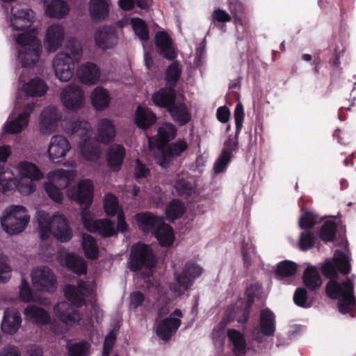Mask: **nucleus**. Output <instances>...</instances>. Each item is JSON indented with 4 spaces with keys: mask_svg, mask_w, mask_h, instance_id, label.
Returning <instances> with one entry per match:
<instances>
[{
    "mask_svg": "<svg viewBox=\"0 0 356 356\" xmlns=\"http://www.w3.org/2000/svg\"><path fill=\"white\" fill-rule=\"evenodd\" d=\"M94 186L90 179L81 180L77 186L70 188L68 195L82 207L81 219L85 227L91 232H98L104 237L114 236L117 232L114 222L108 219L89 220L86 217V210L91 206L93 200Z\"/></svg>",
    "mask_w": 356,
    "mask_h": 356,
    "instance_id": "nucleus-1",
    "label": "nucleus"
},
{
    "mask_svg": "<svg viewBox=\"0 0 356 356\" xmlns=\"http://www.w3.org/2000/svg\"><path fill=\"white\" fill-rule=\"evenodd\" d=\"M322 273L330 279L325 287L327 296L333 300H339L338 308L341 314L349 313L356 303L353 282L348 278L341 284L337 282L338 270L332 261H327L322 266Z\"/></svg>",
    "mask_w": 356,
    "mask_h": 356,
    "instance_id": "nucleus-2",
    "label": "nucleus"
},
{
    "mask_svg": "<svg viewBox=\"0 0 356 356\" xmlns=\"http://www.w3.org/2000/svg\"><path fill=\"white\" fill-rule=\"evenodd\" d=\"M82 53V47L78 40L70 38L67 41L65 51L58 54L53 60L55 74L60 81L67 82L71 79L74 72V63L81 60Z\"/></svg>",
    "mask_w": 356,
    "mask_h": 356,
    "instance_id": "nucleus-3",
    "label": "nucleus"
},
{
    "mask_svg": "<svg viewBox=\"0 0 356 356\" xmlns=\"http://www.w3.org/2000/svg\"><path fill=\"white\" fill-rule=\"evenodd\" d=\"M38 222L40 237L47 240L52 234L61 243H67L73 236L72 230L67 218L61 214H54L50 218L44 211L38 213Z\"/></svg>",
    "mask_w": 356,
    "mask_h": 356,
    "instance_id": "nucleus-4",
    "label": "nucleus"
},
{
    "mask_svg": "<svg viewBox=\"0 0 356 356\" xmlns=\"http://www.w3.org/2000/svg\"><path fill=\"white\" fill-rule=\"evenodd\" d=\"M29 220L27 209L20 205H12L6 208L0 219L3 229L10 235L22 232Z\"/></svg>",
    "mask_w": 356,
    "mask_h": 356,
    "instance_id": "nucleus-5",
    "label": "nucleus"
},
{
    "mask_svg": "<svg viewBox=\"0 0 356 356\" xmlns=\"http://www.w3.org/2000/svg\"><path fill=\"white\" fill-rule=\"evenodd\" d=\"M76 172L73 170H59L54 172L51 180L44 184V188L49 197L56 203L63 200L62 190L69 187L74 181Z\"/></svg>",
    "mask_w": 356,
    "mask_h": 356,
    "instance_id": "nucleus-6",
    "label": "nucleus"
},
{
    "mask_svg": "<svg viewBox=\"0 0 356 356\" xmlns=\"http://www.w3.org/2000/svg\"><path fill=\"white\" fill-rule=\"evenodd\" d=\"M154 264V253L149 245L138 243L131 247L129 261V268L131 271L138 272L143 268L151 269Z\"/></svg>",
    "mask_w": 356,
    "mask_h": 356,
    "instance_id": "nucleus-7",
    "label": "nucleus"
},
{
    "mask_svg": "<svg viewBox=\"0 0 356 356\" xmlns=\"http://www.w3.org/2000/svg\"><path fill=\"white\" fill-rule=\"evenodd\" d=\"M182 316V312L179 309H175L170 316L158 322L156 328V335L164 341H170L180 327Z\"/></svg>",
    "mask_w": 356,
    "mask_h": 356,
    "instance_id": "nucleus-8",
    "label": "nucleus"
},
{
    "mask_svg": "<svg viewBox=\"0 0 356 356\" xmlns=\"http://www.w3.org/2000/svg\"><path fill=\"white\" fill-rule=\"evenodd\" d=\"M10 26L14 30L23 31L32 24L33 11L24 3H17L11 8Z\"/></svg>",
    "mask_w": 356,
    "mask_h": 356,
    "instance_id": "nucleus-9",
    "label": "nucleus"
},
{
    "mask_svg": "<svg viewBox=\"0 0 356 356\" xmlns=\"http://www.w3.org/2000/svg\"><path fill=\"white\" fill-rule=\"evenodd\" d=\"M31 280L33 286L38 290L54 291L56 289V279L47 267H40L31 273Z\"/></svg>",
    "mask_w": 356,
    "mask_h": 356,
    "instance_id": "nucleus-10",
    "label": "nucleus"
},
{
    "mask_svg": "<svg viewBox=\"0 0 356 356\" xmlns=\"http://www.w3.org/2000/svg\"><path fill=\"white\" fill-rule=\"evenodd\" d=\"M188 149V144L184 140L179 139L168 143L161 149V155L157 157V163L163 168L168 167L176 157L181 156Z\"/></svg>",
    "mask_w": 356,
    "mask_h": 356,
    "instance_id": "nucleus-11",
    "label": "nucleus"
},
{
    "mask_svg": "<svg viewBox=\"0 0 356 356\" xmlns=\"http://www.w3.org/2000/svg\"><path fill=\"white\" fill-rule=\"evenodd\" d=\"M60 99L66 108L75 111L83 105L84 94L79 86L70 84L63 90Z\"/></svg>",
    "mask_w": 356,
    "mask_h": 356,
    "instance_id": "nucleus-12",
    "label": "nucleus"
},
{
    "mask_svg": "<svg viewBox=\"0 0 356 356\" xmlns=\"http://www.w3.org/2000/svg\"><path fill=\"white\" fill-rule=\"evenodd\" d=\"M244 116L245 114L243 106L241 103H238L236 105L234 112V117L236 124V131L234 137L232 138V136H229L227 140L225 141L224 147L222 149V152H225L232 157V152H236L238 149V136L243 127Z\"/></svg>",
    "mask_w": 356,
    "mask_h": 356,
    "instance_id": "nucleus-13",
    "label": "nucleus"
},
{
    "mask_svg": "<svg viewBox=\"0 0 356 356\" xmlns=\"http://www.w3.org/2000/svg\"><path fill=\"white\" fill-rule=\"evenodd\" d=\"M203 269L193 261H188L181 273H175V280L184 291H187L193 285L194 280L200 277Z\"/></svg>",
    "mask_w": 356,
    "mask_h": 356,
    "instance_id": "nucleus-14",
    "label": "nucleus"
},
{
    "mask_svg": "<svg viewBox=\"0 0 356 356\" xmlns=\"http://www.w3.org/2000/svg\"><path fill=\"white\" fill-rule=\"evenodd\" d=\"M54 312L55 316L66 325H74L81 320L78 309L65 301L55 305Z\"/></svg>",
    "mask_w": 356,
    "mask_h": 356,
    "instance_id": "nucleus-15",
    "label": "nucleus"
},
{
    "mask_svg": "<svg viewBox=\"0 0 356 356\" xmlns=\"http://www.w3.org/2000/svg\"><path fill=\"white\" fill-rule=\"evenodd\" d=\"M251 309L252 307H248L243 302L236 303L227 309L222 321L225 324L235 321L238 323L245 324L249 321Z\"/></svg>",
    "mask_w": 356,
    "mask_h": 356,
    "instance_id": "nucleus-16",
    "label": "nucleus"
},
{
    "mask_svg": "<svg viewBox=\"0 0 356 356\" xmlns=\"http://www.w3.org/2000/svg\"><path fill=\"white\" fill-rule=\"evenodd\" d=\"M71 145L66 138L61 135L51 137L48 148L49 159L54 163H58L66 156Z\"/></svg>",
    "mask_w": 356,
    "mask_h": 356,
    "instance_id": "nucleus-17",
    "label": "nucleus"
},
{
    "mask_svg": "<svg viewBox=\"0 0 356 356\" xmlns=\"http://www.w3.org/2000/svg\"><path fill=\"white\" fill-rule=\"evenodd\" d=\"M177 93L175 88L165 86L155 91L151 100L156 106L168 111L176 102Z\"/></svg>",
    "mask_w": 356,
    "mask_h": 356,
    "instance_id": "nucleus-18",
    "label": "nucleus"
},
{
    "mask_svg": "<svg viewBox=\"0 0 356 356\" xmlns=\"http://www.w3.org/2000/svg\"><path fill=\"white\" fill-rule=\"evenodd\" d=\"M61 114L55 106H48L43 109L40 116V129L44 134L54 131L58 126Z\"/></svg>",
    "mask_w": 356,
    "mask_h": 356,
    "instance_id": "nucleus-19",
    "label": "nucleus"
},
{
    "mask_svg": "<svg viewBox=\"0 0 356 356\" xmlns=\"http://www.w3.org/2000/svg\"><path fill=\"white\" fill-rule=\"evenodd\" d=\"M94 38L96 46L103 50L112 49L118 44L116 32L111 27L97 29Z\"/></svg>",
    "mask_w": 356,
    "mask_h": 356,
    "instance_id": "nucleus-20",
    "label": "nucleus"
},
{
    "mask_svg": "<svg viewBox=\"0 0 356 356\" xmlns=\"http://www.w3.org/2000/svg\"><path fill=\"white\" fill-rule=\"evenodd\" d=\"M22 323L20 313L13 307L6 308L3 313L1 330L6 334H15L19 328Z\"/></svg>",
    "mask_w": 356,
    "mask_h": 356,
    "instance_id": "nucleus-21",
    "label": "nucleus"
},
{
    "mask_svg": "<svg viewBox=\"0 0 356 356\" xmlns=\"http://www.w3.org/2000/svg\"><path fill=\"white\" fill-rule=\"evenodd\" d=\"M126 156V149L122 145L114 144L111 146L106 154L108 165L114 172L121 169Z\"/></svg>",
    "mask_w": 356,
    "mask_h": 356,
    "instance_id": "nucleus-22",
    "label": "nucleus"
},
{
    "mask_svg": "<svg viewBox=\"0 0 356 356\" xmlns=\"http://www.w3.org/2000/svg\"><path fill=\"white\" fill-rule=\"evenodd\" d=\"M155 45L159 54L165 58L172 60L176 57V54L172 47V40L165 31H159L154 38Z\"/></svg>",
    "mask_w": 356,
    "mask_h": 356,
    "instance_id": "nucleus-23",
    "label": "nucleus"
},
{
    "mask_svg": "<svg viewBox=\"0 0 356 356\" xmlns=\"http://www.w3.org/2000/svg\"><path fill=\"white\" fill-rule=\"evenodd\" d=\"M65 32L60 24H53L47 30L45 43L49 51H55L61 45L64 40Z\"/></svg>",
    "mask_w": 356,
    "mask_h": 356,
    "instance_id": "nucleus-24",
    "label": "nucleus"
},
{
    "mask_svg": "<svg viewBox=\"0 0 356 356\" xmlns=\"http://www.w3.org/2000/svg\"><path fill=\"white\" fill-rule=\"evenodd\" d=\"M34 107L33 104H27L17 118L6 125L7 132L18 134L22 131L29 124L30 115L33 112Z\"/></svg>",
    "mask_w": 356,
    "mask_h": 356,
    "instance_id": "nucleus-25",
    "label": "nucleus"
},
{
    "mask_svg": "<svg viewBox=\"0 0 356 356\" xmlns=\"http://www.w3.org/2000/svg\"><path fill=\"white\" fill-rule=\"evenodd\" d=\"M77 74L82 83L93 85L99 79L100 70L96 64L88 62L78 70Z\"/></svg>",
    "mask_w": 356,
    "mask_h": 356,
    "instance_id": "nucleus-26",
    "label": "nucleus"
},
{
    "mask_svg": "<svg viewBox=\"0 0 356 356\" xmlns=\"http://www.w3.org/2000/svg\"><path fill=\"white\" fill-rule=\"evenodd\" d=\"M153 235L162 247L169 248L172 245L175 241V233L172 227L170 225L163 222V220L154 229Z\"/></svg>",
    "mask_w": 356,
    "mask_h": 356,
    "instance_id": "nucleus-27",
    "label": "nucleus"
},
{
    "mask_svg": "<svg viewBox=\"0 0 356 356\" xmlns=\"http://www.w3.org/2000/svg\"><path fill=\"white\" fill-rule=\"evenodd\" d=\"M79 147L83 157L87 161H97L100 157L102 149L99 140L89 138L81 141Z\"/></svg>",
    "mask_w": 356,
    "mask_h": 356,
    "instance_id": "nucleus-28",
    "label": "nucleus"
},
{
    "mask_svg": "<svg viewBox=\"0 0 356 356\" xmlns=\"http://www.w3.org/2000/svg\"><path fill=\"white\" fill-rule=\"evenodd\" d=\"M259 329L266 337L273 336L275 332L276 321L273 312L266 308L261 311L259 316Z\"/></svg>",
    "mask_w": 356,
    "mask_h": 356,
    "instance_id": "nucleus-29",
    "label": "nucleus"
},
{
    "mask_svg": "<svg viewBox=\"0 0 356 356\" xmlns=\"http://www.w3.org/2000/svg\"><path fill=\"white\" fill-rule=\"evenodd\" d=\"M227 336L232 343V352L235 356H245L247 350V343L245 335L239 330L230 328L227 330Z\"/></svg>",
    "mask_w": 356,
    "mask_h": 356,
    "instance_id": "nucleus-30",
    "label": "nucleus"
},
{
    "mask_svg": "<svg viewBox=\"0 0 356 356\" xmlns=\"http://www.w3.org/2000/svg\"><path fill=\"white\" fill-rule=\"evenodd\" d=\"M162 220L161 217L149 211L140 212L136 215V221L139 229L145 233L154 230Z\"/></svg>",
    "mask_w": 356,
    "mask_h": 356,
    "instance_id": "nucleus-31",
    "label": "nucleus"
},
{
    "mask_svg": "<svg viewBox=\"0 0 356 356\" xmlns=\"http://www.w3.org/2000/svg\"><path fill=\"white\" fill-rule=\"evenodd\" d=\"M156 121V116L151 110L144 108L141 106L136 108L134 122L138 128L146 130L152 127Z\"/></svg>",
    "mask_w": 356,
    "mask_h": 356,
    "instance_id": "nucleus-32",
    "label": "nucleus"
},
{
    "mask_svg": "<svg viewBox=\"0 0 356 356\" xmlns=\"http://www.w3.org/2000/svg\"><path fill=\"white\" fill-rule=\"evenodd\" d=\"M98 140L104 144H109L115 137V127L113 121L107 118L100 120L97 126Z\"/></svg>",
    "mask_w": 356,
    "mask_h": 356,
    "instance_id": "nucleus-33",
    "label": "nucleus"
},
{
    "mask_svg": "<svg viewBox=\"0 0 356 356\" xmlns=\"http://www.w3.org/2000/svg\"><path fill=\"white\" fill-rule=\"evenodd\" d=\"M26 318L33 319L38 325H47L51 322L49 313L44 309L34 305H29L24 312Z\"/></svg>",
    "mask_w": 356,
    "mask_h": 356,
    "instance_id": "nucleus-34",
    "label": "nucleus"
},
{
    "mask_svg": "<svg viewBox=\"0 0 356 356\" xmlns=\"http://www.w3.org/2000/svg\"><path fill=\"white\" fill-rule=\"evenodd\" d=\"M67 133L71 135L78 136L81 141L89 140L91 137V126L90 123L85 120H76L70 122L67 125Z\"/></svg>",
    "mask_w": 356,
    "mask_h": 356,
    "instance_id": "nucleus-35",
    "label": "nucleus"
},
{
    "mask_svg": "<svg viewBox=\"0 0 356 356\" xmlns=\"http://www.w3.org/2000/svg\"><path fill=\"white\" fill-rule=\"evenodd\" d=\"M167 111L179 126H184L191 120V115L183 102H175Z\"/></svg>",
    "mask_w": 356,
    "mask_h": 356,
    "instance_id": "nucleus-36",
    "label": "nucleus"
},
{
    "mask_svg": "<svg viewBox=\"0 0 356 356\" xmlns=\"http://www.w3.org/2000/svg\"><path fill=\"white\" fill-rule=\"evenodd\" d=\"M41 51V44L38 48L36 47L20 48L18 58L24 67L33 66L38 61Z\"/></svg>",
    "mask_w": 356,
    "mask_h": 356,
    "instance_id": "nucleus-37",
    "label": "nucleus"
},
{
    "mask_svg": "<svg viewBox=\"0 0 356 356\" xmlns=\"http://www.w3.org/2000/svg\"><path fill=\"white\" fill-rule=\"evenodd\" d=\"M17 169L21 178L31 181L39 180L43 175L39 168L32 162L24 161L18 163Z\"/></svg>",
    "mask_w": 356,
    "mask_h": 356,
    "instance_id": "nucleus-38",
    "label": "nucleus"
},
{
    "mask_svg": "<svg viewBox=\"0 0 356 356\" xmlns=\"http://www.w3.org/2000/svg\"><path fill=\"white\" fill-rule=\"evenodd\" d=\"M177 132L176 127L170 122H166L160 127L156 135L158 148L160 149L168 145L170 140L175 138Z\"/></svg>",
    "mask_w": 356,
    "mask_h": 356,
    "instance_id": "nucleus-39",
    "label": "nucleus"
},
{
    "mask_svg": "<svg viewBox=\"0 0 356 356\" xmlns=\"http://www.w3.org/2000/svg\"><path fill=\"white\" fill-rule=\"evenodd\" d=\"M89 12L92 20L102 21L108 15V4L105 0H90Z\"/></svg>",
    "mask_w": 356,
    "mask_h": 356,
    "instance_id": "nucleus-40",
    "label": "nucleus"
},
{
    "mask_svg": "<svg viewBox=\"0 0 356 356\" xmlns=\"http://www.w3.org/2000/svg\"><path fill=\"white\" fill-rule=\"evenodd\" d=\"M111 97L107 90L103 87H97L91 94L93 107L99 111L106 108L110 103Z\"/></svg>",
    "mask_w": 356,
    "mask_h": 356,
    "instance_id": "nucleus-41",
    "label": "nucleus"
},
{
    "mask_svg": "<svg viewBox=\"0 0 356 356\" xmlns=\"http://www.w3.org/2000/svg\"><path fill=\"white\" fill-rule=\"evenodd\" d=\"M45 12L51 18L62 19L68 13L69 7L63 0H52L47 5Z\"/></svg>",
    "mask_w": 356,
    "mask_h": 356,
    "instance_id": "nucleus-42",
    "label": "nucleus"
},
{
    "mask_svg": "<svg viewBox=\"0 0 356 356\" xmlns=\"http://www.w3.org/2000/svg\"><path fill=\"white\" fill-rule=\"evenodd\" d=\"M302 280L305 286L312 291L318 289L322 283L321 276L314 266H309L305 270Z\"/></svg>",
    "mask_w": 356,
    "mask_h": 356,
    "instance_id": "nucleus-43",
    "label": "nucleus"
},
{
    "mask_svg": "<svg viewBox=\"0 0 356 356\" xmlns=\"http://www.w3.org/2000/svg\"><path fill=\"white\" fill-rule=\"evenodd\" d=\"M65 262L67 268L76 275H83L86 274L87 264L81 257L73 253L67 254Z\"/></svg>",
    "mask_w": 356,
    "mask_h": 356,
    "instance_id": "nucleus-44",
    "label": "nucleus"
},
{
    "mask_svg": "<svg viewBox=\"0 0 356 356\" xmlns=\"http://www.w3.org/2000/svg\"><path fill=\"white\" fill-rule=\"evenodd\" d=\"M24 90L28 96L41 97L46 93L47 86L42 79L35 77L24 86Z\"/></svg>",
    "mask_w": 356,
    "mask_h": 356,
    "instance_id": "nucleus-45",
    "label": "nucleus"
},
{
    "mask_svg": "<svg viewBox=\"0 0 356 356\" xmlns=\"http://www.w3.org/2000/svg\"><path fill=\"white\" fill-rule=\"evenodd\" d=\"M82 248L87 259L95 260L99 257V249L96 240L90 234H83Z\"/></svg>",
    "mask_w": 356,
    "mask_h": 356,
    "instance_id": "nucleus-46",
    "label": "nucleus"
},
{
    "mask_svg": "<svg viewBox=\"0 0 356 356\" xmlns=\"http://www.w3.org/2000/svg\"><path fill=\"white\" fill-rule=\"evenodd\" d=\"M185 212L186 207L184 204L177 199H173L170 201L165 209L166 218L170 222L180 218Z\"/></svg>",
    "mask_w": 356,
    "mask_h": 356,
    "instance_id": "nucleus-47",
    "label": "nucleus"
},
{
    "mask_svg": "<svg viewBox=\"0 0 356 356\" xmlns=\"http://www.w3.org/2000/svg\"><path fill=\"white\" fill-rule=\"evenodd\" d=\"M181 68L178 61H173L166 69L165 80L167 86L175 88L181 77Z\"/></svg>",
    "mask_w": 356,
    "mask_h": 356,
    "instance_id": "nucleus-48",
    "label": "nucleus"
},
{
    "mask_svg": "<svg viewBox=\"0 0 356 356\" xmlns=\"http://www.w3.org/2000/svg\"><path fill=\"white\" fill-rule=\"evenodd\" d=\"M333 262L338 271L342 275H348L351 270L350 260L347 255L340 250H336L333 257Z\"/></svg>",
    "mask_w": 356,
    "mask_h": 356,
    "instance_id": "nucleus-49",
    "label": "nucleus"
},
{
    "mask_svg": "<svg viewBox=\"0 0 356 356\" xmlns=\"http://www.w3.org/2000/svg\"><path fill=\"white\" fill-rule=\"evenodd\" d=\"M337 225L332 220H326L322 225L319 237L324 242H332L336 238Z\"/></svg>",
    "mask_w": 356,
    "mask_h": 356,
    "instance_id": "nucleus-50",
    "label": "nucleus"
},
{
    "mask_svg": "<svg viewBox=\"0 0 356 356\" xmlns=\"http://www.w3.org/2000/svg\"><path fill=\"white\" fill-rule=\"evenodd\" d=\"M65 298L72 302L76 307H81L86 303L83 295L81 291L77 289L74 285L67 284L64 289Z\"/></svg>",
    "mask_w": 356,
    "mask_h": 356,
    "instance_id": "nucleus-51",
    "label": "nucleus"
},
{
    "mask_svg": "<svg viewBox=\"0 0 356 356\" xmlns=\"http://www.w3.org/2000/svg\"><path fill=\"white\" fill-rule=\"evenodd\" d=\"M210 19L214 27L222 29L226 23L232 21V16L226 10L216 8L212 12Z\"/></svg>",
    "mask_w": 356,
    "mask_h": 356,
    "instance_id": "nucleus-52",
    "label": "nucleus"
},
{
    "mask_svg": "<svg viewBox=\"0 0 356 356\" xmlns=\"http://www.w3.org/2000/svg\"><path fill=\"white\" fill-rule=\"evenodd\" d=\"M298 270L296 263L290 260H284L280 261L275 270L276 274L282 277H288L293 276Z\"/></svg>",
    "mask_w": 356,
    "mask_h": 356,
    "instance_id": "nucleus-53",
    "label": "nucleus"
},
{
    "mask_svg": "<svg viewBox=\"0 0 356 356\" xmlns=\"http://www.w3.org/2000/svg\"><path fill=\"white\" fill-rule=\"evenodd\" d=\"M302 212L300 217L298 225L301 229L310 230L317 222L318 216L312 211H308L304 208L301 209Z\"/></svg>",
    "mask_w": 356,
    "mask_h": 356,
    "instance_id": "nucleus-54",
    "label": "nucleus"
},
{
    "mask_svg": "<svg viewBox=\"0 0 356 356\" xmlns=\"http://www.w3.org/2000/svg\"><path fill=\"white\" fill-rule=\"evenodd\" d=\"M132 28L136 35L142 41H147L149 39V29L145 22L140 18L131 19Z\"/></svg>",
    "mask_w": 356,
    "mask_h": 356,
    "instance_id": "nucleus-55",
    "label": "nucleus"
},
{
    "mask_svg": "<svg viewBox=\"0 0 356 356\" xmlns=\"http://www.w3.org/2000/svg\"><path fill=\"white\" fill-rule=\"evenodd\" d=\"M119 202L117 197L111 193L105 195L104 199V210L108 216H115L118 210Z\"/></svg>",
    "mask_w": 356,
    "mask_h": 356,
    "instance_id": "nucleus-56",
    "label": "nucleus"
},
{
    "mask_svg": "<svg viewBox=\"0 0 356 356\" xmlns=\"http://www.w3.org/2000/svg\"><path fill=\"white\" fill-rule=\"evenodd\" d=\"M315 241V236L311 230L302 232L299 236V248L302 251H307L314 246Z\"/></svg>",
    "mask_w": 356,
    "mask_h": 356,
    "instance_id": "nucleus-57",
    "label": "nucleus"
},
{
    "mask_svg": "<svg viewBox=\"0 0 356 356\" xmlns=\"http://www.w3.org/2000/svg\"><path fill=\"white\" fill-rule=\"evenodd\" d=\"M17 43L20 45L21 48H26L31 47H40V41L35 37L29 33L19 34L17 39Z\"/></svg>",
    "mask_w": 356,
    "mask_h": 356,
    "instance_id": "nucleus-58",
    "label": "nucleus"
},
{
    "mask_svg": "<svg viewBox=\"0 0 356 356\" xmlns=\"http://www.w3.org/2000/svg\"><path fill=\"white\" fill-rule=\"evenodd\" d=\"M175 188L179 196L188 197L193 192V187L191 183L184 179H179L175 184Z\"/></svg>",
    "mask_w": 356,
    "mask_h": 356,
    "instance_id": "nucleus-59",
    "label": "nucleus"
},
{
    "mask_svg": "<svg viewBox=\"0 0 356 356\" xmlns=\"http://www.w3.org/2000/svg\"><path fill=\"white\" fill-rule=\"evenodd\" d=\"M11 276V268L8 264V258L0 254V282L5 283Z\"/></svg>",
    "mask_w": 356,
    "mask_h": 356,
    "instance_id": "nucleus-60",
    "label": "nucleus"
},
{
    "mask_svg": "<svg viewBox=\"0 0 356 356\" xmlns=\"http://www.w3.org/2000/svg\"><path fill=\"white\" fill-rule=\"evenodd\" d=\"M0 185L2 188L3 193L12 191L17 188V180L10 175L8 177H6L5 173L0 174Z\"/></svg>",
    "mask_w": 356,
    "mask_h": 356,
    "instance_id": "nucleus-61",
    "label": "nucleus"
},
{
    "mask_svg": "<svg viewBox=\"0 0 356 356\" xmlns=\"http://www.w3.org/2000/svg\"><path fill=\"white\" fill-rule=\"evenodd\" d=\"M19 298L24 302H30L33 300V292L29 282L25 278L21 280L19 286Z\"/></svg>",
    "mask_w": 356,
    "mask_h": 356,
    "instance_id": "nucleus-62",
    "label": "nucleus"
},
{
    "mask_svg": "<svg viewBox=\"0 0 356 356\" xmlns=\"http://www.w3.org/2000/svg\"><path fill=\"white\" fill-rule=\"evenodd\" d=\"M33 181L21 178L20 181H17V188L22 194L29 195L35 192L36 187Z\"/></svg>",
    "mask_w": 356,
    "mask_h": 356,
    "instance_id": "nucleus-63",
    "label": "nucleus"
},
{
    "mask_svg": "<svg viewBox=\"0 0 356 356\" xmlns=\"http://www.w3.org/2000/svg\"><path fill=\"white\" fill-rule=\"evenodd\" d=\"M88 343L86 341H81L72 344L68 347L70 356H85L87 351Z\"/></svg>",
    "mask_w": 356,
    "mask_h": 356,
    "instance_id": "nucleus-64",
    "label": "nucleus"
}]
</instances>
